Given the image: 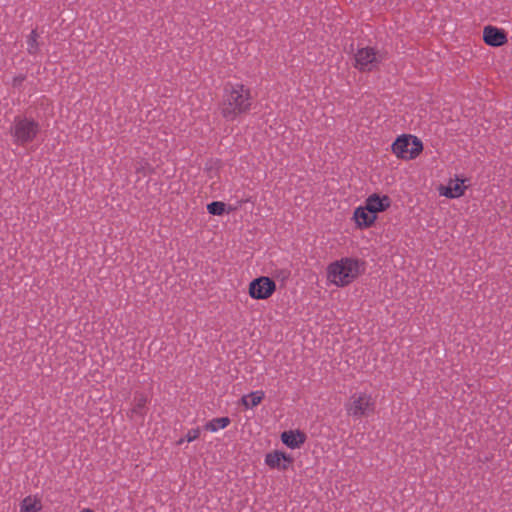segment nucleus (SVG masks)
Listing matches in <instances>:
<instances>
[{
    "label": "nucleus",
    "instance_id": "1",
    "mask_svg": "<svg viewBox=\"0 0 512 512\" xmlns=\"http://www.w3.org/2000/svg\"><path fill=\"white\" fill-rule=\"evenodd\" d=\"M365 272V263L358 258L342 257L328 264L327 284L338 288L347 287Z\"/></svg>",
    "mask_w": 512,
    "mask_h": 512
},
{
    "label": "nucleus",
    "instance_id": "2",
    "mask_svg": "<svg viewBox=\"0 0 512 512\" xmlns=\"http://www.w3.org/2000/svg\"><path fill=\"white\" fill-rule=\"evenodd\" d=\"M252 106L250 89L243 84H228L224 89L221 113L227 120H234L248 112Z\"/></svg>",
    "mask_w": 512,
    "mask_h": 512
},
{
    "label": "nucleus",
    "instance_id": "3",
    "mask_svg": "<svg viewBox=\"0 0 512 512\" xmlns=\"http://www.w3.org/2000/svg\"><path fill=\"white\" fill-rule=\"evenodd\" d=\"M376 409L375 398L366 391L353 393L345 403V410L349 417L360 419L374 414Z\"/></svg>",
    "mask_w": 512,
    "mask_h": 512
},
{
    "label": "nucleus",
    "instance_id": "4",
    "mask_svg": "<svg viewBox=\"0 0 512 512\" xmlns=\"http://www.w3.org/2000/svg\"><path fill=\"white\" fill-rule=\"evenodd\" d=\"M40 131L39 123L27 117H15L10 133L13 142L17 145L24 146L31 143Z\"/></svg>",
    "mask_w": 512,
    "mask_h": 512
},
{
    "label": "nucleus",
    "instance_id": "5",
    "mask_svg": "<svg viewBox=\"0 0 512 512\" xmlns=\"http://www.w3.org/2000/svg\"><path fill=\"white\" fill-rule=\"evenodd\" d=\"M393 154L403 160L415 159L422 151V142L412 135H401L392 144Z\"/></svg>",
    "mask_w": 512,
    "mask_h": 512
},
{
    "label": "nucleus",
    "instance_id": "6",
    "mask_svg": "<svg viewBox=\"0 0 512 512\" xmlns=\"http://www.w3.org/2000/svg\"><path fill=\"white\" fill-rule=\"evenodd\" d=\"M354 66L360 71H372L383 60V55L373 47L358 49L354 56Z\"/></svg>",
    "mask_w": 512,
    "mask_h": 512
},
{
    "label": "nucleus",
    "instance_id": "7",
    "mask_svg": "<svg viewBox=\"0 0 512 512\" xmlns=\"http://www.w3.org/2000/svg\"><path fill=\"white\" fill-rule=\"evenodd\" d=\"M275 291L276 283L266 276L252 280L248 289L249 296L255 300H266L270 298Z\"/></svg>",
    "mask_w": 512,
    "mask_h": 512
},
{
    "label": "nucleus",
    "instance_id": "8",
    "mask_svg": "<svg viewBox=\"0 0 512 512\" xmlns=\"http://www.w3.org/2000/svg\"><path fill=\"white\" fill-rule=\"evenodd\" d=\"M264 461L271 469L285 471L293 463V458L285 452L274 450L266 454Z\"/></svg>",
    "mask_w": 512,
    "mask_h": 512
},
{
    "label": "nucleus",
    "instance_id": "9",
    "mask_svg": "<svg viewBox=\"0 0 512 512\" xmlns=\"http://www.w3.org/2000/svg\"><path fill=\"white\" fill-rule=\"evenodd\" d=\"M483 41L491 47H500L507 43L506 32L496 26L487 25L483 29Z\"/></svg>",
    "mask_w": 512,
    "mask_h": 512
},
{
    "label": "nucleus",
    "instance_id": "10",
    "mask_svg": "<svg viewBox=\"0 0 512 512\" xmlns=\"http://www.w3.org/2000/svg\"><path fill=\"white\" fill-rule=\"evenodd\" d=\"M464 180L456 178L450 179L446 185L439 187V194L447 198H458L464 195L466 191Z\"/></svg>",
    "mask_w": 512,
    "mask_h": 512
},
{
    "label": "nucleus",
    "instance_id": "11",
    "mask_svg": "<svg viewBox=\"0 0 512 512\" xmlns=\"http://www.w3.org/2000/svg\"><path fill=\"white\" fill-rule=\"evenodd\" d=\"M390 204L391 201L388 196L372 194L366 199L364 206L366 207V210H369L377 217V214L388 209Z\"/></svg>",
    "mask_w": 512,
    "mask_h": 512
},
{
    "label": "nucleus",
    "instance_id": "12",
    "mask_svg": "<svg viewBox=\"0 0 512 512\" xmlns=\"http://www.w3.org/2000/svg\"><path fill=\"white\" fill-rule=\"evenodd\" d=\"M281 441L290 449H298L305 443L306 435L300 430H288L281 434Z\"/></svg>",
    "mask_w": 512,
    "mask_h": 512
},
{
    "label": "nucleus",
    "instance_id": "13",
    "mask_svg": "<svg viewBox=\"0 0 512 512\" xmlns=\"http://www.w3.org/2000/svg\"><path fill=\"white\" fill-rule=\"evenodd\" d=\"M376 216L369 210H366L365 206H359L353 213V219L358 228H368L372 226L376 220Z\"/></svg>",
    "mask_w": 512,
    "mask_h": 512
},
{
    "label": "nucleus",
    "instance_id": "14",
    "mask_svg": "<svg viewBox=\"0 0 512 512\" xmlns=\"http://www.w3.org/2000/svg\"><path fill=\"white\" fill-rule=\"evenodd\" d=\"M42 507V500L38 495H29L21 501L19 512H40Z\"/></svg>",
    "mask_w": 512,
    "mask_h": 512
},
{
    "label": "nucleus",
    "instance_id": "15",
    "mask_svg": "<svg viewBox=\"0 0 512 512\" xmlns=\"http://www.w3.org/2000/svg\"><path fill=\"white\" fill-rule=\"evenodd\" d=\"M148 403V397L144 394H136L133 399L131 408V417L139 416L143 417L145 414V408Z\"/></svg>",
    "mask_w": 512,
    "mask_h": 512
},
{
    "label": "nucleus",
    "instance_id": "16",
    "mask_svg": "<svg viewBox=\"0 0 512 512\" xmlns=\"http://www.w3.org/2000/svg\"><path fill=\"white\" fill-rule=\"evenodd\" d=\"M264 398L263 391H254L242 397L241 402L246 408L256 407Z\"/></svg>",
    "mask_w": 512,
    "mask_h": 512
},
{
    "label": "nucleus",
    "instance_id": "17",
    "mask_svg": "<svg viewBox=\"0 0 512 512\" xmlns=\"http://www.w3.org/2000/svg\"><path fill=\"white\" fill-rule=\"evenodd\" d=\"M230 419L228 417H220V418H214L207 422L204 426V428L207 431L210 432H217L221 429L226 428L230 424Z\"/></svg>",
    "mask_w": 512,
    "mask_h": 512
},
{
    "label": "nucleus",
    "instance_id": "18",
    "mask_svg": "<svg viewBox=\"0 0 512 512\" xmlns=\"http://www.w3.org/2000/svg\"><path fill=\"white\" fill-rule=\"evenodd\" d=\"M207 210L212 215H222L225 211V204L220 201H214L207 205Z\"/></svg>",
    "mask_w": 512,
    "mask_h": 512
},
{
    "label": "nucleus",
    "instance_id": "19",
    "mask_svg": "<svg viewBox=\"0 0 512 512\" xmlns=\"http://www.w3.org/2000/svg\"><path fill=\"white\" fill-rule=\"evenodd\" d=\"M37 33L36 31H32L28 37L27 40V50L29 53L34 54L37 52L38 46H37Z\"/></svg>",
    "mask_w": 512,
    "mask_h": 512
},
{
    "label": "nucleus",
    "instance_id": "20",
    "mask_svg": "<svg viewBox=\"0 0 512 512\" xmlns=\"http://www.w3.org/2000/svg\"><path fill=\"white\" fill-rule=\"evenodd\" d=\"M200 435V429L199 428H195V429H191L187 432V434L185 435L184 438H181L177 444L178 445H181L182 443H184V441H187V442H192L194 440H196Z\"/></svg>",
    "mask_w": 512,
    "mask_h": 512
},
{
    "label": "nucleus",
    "instance_id": "21",
    "mask_svg": "<svg viewBox=\"0 0 512 512\" xmlns=\"http://www.w3.org/2000/svg\"><path fill=\"white\" fill-rule=\"evenodd\" d=\"M79 512H94V511L89 508H84V509L80 510Z\"/></svg>",
    "mask_w": 512,
    "mask_h": 512
}]
</instances>
